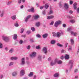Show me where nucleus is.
Segmentation results:
<instances>
[{
	"instance_id": "nucleus-1",
	"label": "nucleus",
	"mask_w": 79,
	"mask_h": 79,
	"mask_svg": "<svg viewBox=\"0 0 79 79\" xmlns=\"http://www.w3.org/2000/svg\"><path fill=\"white\" fill-rule=\"evenodd\" d=\"M2 40L4 41L5 42H8L10 40V38L7 36H4L2 37Z\"/></svg>"
},
{
	"instance_id": "nucleus-2",
	"label": "nucleus",
	"mask_w": 79,
	"mask_h": 79,
	"mask_svg": "<svg viewBox=\"0 0 79 79\" xmlns=\"http://www.w3.org/2000/svg\"><path fill=\"white\" fill-rule=\"evenodd\" d=\"M61 24V21L60 20H58L55 22L54 24V26L55 27H58V25Z\"/></svg>"
},
{
	"instance_id": "nucleus-3",
	"label": "nucleus",
	"mask_w": 79,
	"mask_h": 79,
	"mask_svg": "<svg viewBox=\"0 0 79 79\" xmlns=\"http://www.w3.org/2000/svg\"><path fill=\"white\" fill-rule=\"evenodd\" d=\"M56 59L55 60H54V61H52L50 63V64L51 66H54V65H55L56 64Z\"/></svg>"
},
{
	"instance_id": "nucleus-4",
	"label": "nucleus",
	"mask_w": 79,
	"mask_h": 79,
	"mask_svg": "<svg viewBox=\"0 0 79 79\" xmlns=\"http://www.w3.org/2000/svg\"><path fill=\"white\" fill-rule=\"evenodd\" d=\"M73 62H74V61L73 60H70L69 62V64H71L70 67V69H72L73 66Z\"/></svg>"
},
{
	"instance_id": "nucleus-5",
	"label": "nucleus",
	"mask_w": 79,
	"mask_h": 79,
	"mask_svg": "<svg viewBox=\"0 0 79 79\" xmlns=\"http://www.w3.org/2000/svg\"><path fill=\"white\" fill-rule=\"evenodd\" d=\"M25 71H24V70L22 69L20 71V75L21 76H24V75Z\"/></svg>"
},
{
	"instance_id": "nucleus-6",
	"label": "nucleus",
	"mask_w": 79,
	"mask_h": 79,
	"mask_svg": "<svg viewBox=\"0 0 79 79\" xmlns=\"http://www.w3.org/2000/svg\"><path fill=\"white\" fill-rule=\"evenodd\" d=\"M36 56V53L34 52H32L31 54H30V56L31 58H34Z\"/></svg>"
},
{
	"instance_id": "nucleus-7",
	"label": "nucleus",
	"mask_w": 79,
	"mask_h": 79,
	"mask_svg": "<svg viewBox=\"0 0 79 79\" xmlns=\"http://www.w3.org/2000/svg\"><path fill=\"white\" fill-rule=\"evenodd\" d=\"M18 72L17 71L14 72L12 73V76H13L14 77H15V76H16Z\"/></svg>"
},
{
	"instance_id": "nucleus-8",
	"label": "nucleus",
	"mask_w": 79,
	"mask_h": 79,
	"mask_svg": "<svg viewBox=\"0 0 79 79\" xmlns=\"http://www.w3.org/2000/svg\"><path fill=\"white\" fill-rule=\"evenodd\" d=\"M43 52L45 53V54H46L47 53V48L44 47L43 49Z\"/></svg>"
},
{
	"instance_id": "nucleus-9",
	"label": "nucleus",
	"mask_w": 79,
	"mask_h": 79,
	"mask_svg": "<svg viewBox=\"0 0 79 79\" xmlns=\"http://www.w3.org/2000/svg\"><path fill=\"white\" fill-rule=\"evenodd\" d=\"M25 59L23 58L22 59L21 62V65H24L25 64V61H24Z\"/></svg>"
},
{
	"instance_id": "nucleus-10",
	"label": "nucleus",
	"mask_w": 79,
	"mask_h": 79,
	"mask_svg": "<svg viewBox=\"0 0 79 79\" xmlns=\"http://www.w3.org/2000/svg\"><path fill=\"white\" fill-rule=\"evenodd\" d=\"M55 16L54 15H50L47 16V19H53L54 18Z\"/></svg>"
},
{
	"instance_id": "nucleus-11",
	"label": "nucleus",
	"mask_w": 79,
	"mask_h": 79,
	"mask_svg": "<svg viewBox=\"0 0 79 79\" xmlns=\"http://www.w3.org/2000/svg\"><path fill=\"white\" fill-rule=\"evenodd\" d=\"M64 8L66 10H68V8H69V6H68V4L67 3H65L64 5Z\"/></svg>"
},
{
	"instance_id": "nucleus-12",
	"label": "nucleus",
	"mask_w": 79,
	"mask_h": 79,
	"mask_svg": "<svg viewBox=\"0 0 79 79\" xmlns=\"http://www.w3.org/2000/svg\"><path fill=\"white\" fill-rule=\"evenodd\" d=\"M28 12H34V8L32 7L31 9H29L27 10Z\"/></svg>"
},
{
	"instance_id": "nucleus-13",
	"label": "nucleus",
	"mask_w": 79,
	"mask_h": 79,
	"mask_svg": "<svg viewBox=\"0 0 79 79\" xmlns=\"http://www.w3.org/2000/svg\"><path fill=\"white\" fill-rule=\"evenodd\" d=\"M18 58L17 57H12L10 58V60H18Z\"/></svg>"
},
{
	"instance_id": "nucleus-14",
	"label": "nucleus",
	"mask_w": 79,
	"mask_h": 79,
	"mask_svg": "<svg viewBox=\"0 0 79 79\" xmlns=\"http://www.w3.org/2000/svg\"><path fill=\"white\" fill-rule=\"evenodd\" d=\"M31 17V15H28V16L27 18H26V19L25 20V22H27V21H28V19H29Z\"/></svg>"
},
{
	"instance_id": "nucleus-15",
	"label": "nucleus",
	"mask_w": 79,
	"mask_h": 79,
	"mask_svg": "<svg viewBox=\"0 0 79 79\" xmlns=\"http://www.w3.org/2000/svg\"><path fill=\"white\" fill-rule=\"evenodd\" d=\"M60 36H61V33L59 32H57L56 33V37L59 38Z\"/></svg>"
},
{
	"instance_id": "nucleus-16",
	"label": "nucleus",
	"mask_w": 79,
	"mask_h": 79,
	"mask_svg": "<svg viewBox=\"0 0 79 79\" xmlns=\"http://www.w3.org/2000/svg\"><path fill=\"white\" fill-rule=\"evenodd\" d=\"M48 36V34L47 33L44 34L42 35V37H43L44 39H45V38H47Z\"/></svg>"
},
{
	"instance_id": "nucleus-17",
	"label": "nucleus",
	"mask_w": 79,
	"mask_h": 79,
	"mask_svg": "<svg viewBox=\"0 0 79 79\" xmlns=\"http://www.w3.org/2000/svg\"><path fill=\"white\" fill-rule=\"evenodd\" d=\"M48 7H49V5H48V4H46L44 6L45 8L46 9H48Z\"/></svg>"
},
{
	"instance_id": "nucleus-18",
	"label": "nucleus",
	"mask_w": 79,
	"mask_h": 79,
	"mask_svg": "<svg viewBox=\"0 0 79 79\" xmlns=\"http://www.w3.org/2000/svg\"><path fill=\"white\" fill-rule=\"evenodd\" d=\"M71 34H72V35H74V36H76V35H77V33L76 32H74L73 31H71L70 32Z\"/></svg>"
},
{
	"instance_id": "nucleus-19",
	"label": "nucleus",
	"mask_w": 79,
	"mask_h": 79,
	"mask_svg": "<svg viewBox=\"0 0 79 79\" xmlns=\"http://www.w3.org/2000/svg\"><path fill=\"white\" fill-rule=\"evenodd\" d=\"M77 3H75L73 4V8L74 10H76L77 8Z\"/></svg>"
},
{
	"instance_id": "nucleus-20",
	"label": "nucleus",
	"mask_w": 79,
	"mask_h": 79,
	"mask_svg": "<svg viewBox=\"0 0 79 79\" xmlns=\"http://www.w3.org/2000/svg\"><path fill=\"white\" fill-rule=\"evenodd\" d=\"M40 25V22H38L36 23V27H39Z\"/></svg>"
},
{
	"instance_id": "nucleus-21",
	"label": "nucleus",
	"mask_w": 79,
	"mask_h": 79,
	"mask_svg": "<svg viewBox=\"0 0 79 79\" xmlns=\"http://www.w3.org/2000/svg\"><path fill=\"white\" fill-rule=\"evenodd\" d=\"M34 74V73H33V72H31L29 74H28V76L29 77H32L33 76V75Z\"/></svg>"
},
{
	"instance_id": "nucleus-22",
	"label": "nucleus",
	"mask_w": 79,
	"mask_h": 79,
	"mask_svg": "<svg viewBox=\"0 0 79 79\" xmlns=\"http://www.w3.org/2000/svg\"><path fill=\"white\" fill-rule=\"evenodd\" d=\"M54 76L55 77H59V73H56L54 75Z\"/></svg>"
},
{
	"instance_id": "nucleus-23",
	"label": "nucleus",
	"mask_w": 79,
	"mask_h": 79,
	"mask_svg": "<svg viewBox=\"0 0 79 79\" xmlns=\"http://www.w3.org/2000/svg\"><path fill=\"white\" fill-rule=\"evenodd\" d=\"M11 18L12 19H13V20H15V19H16V16L14 15L13 16H12L11 17Z\"/></svg>"
},
{
	"instance_id": "nucleus-24",
	"label": "nucleus",
	"mask_w": 79,
	"mask_h": 79,
	"mask_svg": "<svg viewBox=\"0 0 79 79\" xmlns=\"http://www.w3.org/2000/svg\"><path fill=\"white\" fill-rule=\"evenodd\" d=\"M69 58V55L68 54H66L65 56V60H68Z\"/></svg>"
},
{
	"instance_id": "nucleus-25",
	"label": "nucleus",
	"mask_w": 79,
	"mask_h": 79,
	"mask_svg": "<svg viewBox=\"0 0 79 79\" xmlns=\"http://www.w3.org/2000/svg\"><path fill=\"white\" fill-rule=\"evenodd\" d=\"M33 17L34 18V19H37L39 18V15H35V16H34Z\"/></svg>"
},
{
	"instance_id": "nucleus-26",
	"label": "nucleus",
	"mask_w": 79,
	"mask_h": 79,
	"mask_svg": "<svg viewBox=\"0 0 79 79\" xmlns=\"http://www.w3.org/2000/svg\"><path fill=\"white\" fill-rule=\"evenodd\" d=\"M14 51V49H13V48H11L9 52V53H12Z\"/></svg>"
},
{
	"instance_id": "nucleus-27",
	"label": "nucleus",
	"mask_w": 79,
	"mask_h": 79,
	"mask_svg": "<svg viewBox=\"0 0 79 79\" xmlns=\"http://www.w3.org/2000/svg\"><path fill=\"white\" fill-rule=\"evenodd\" d=\"M56 63H57V64H60L62 63V61L61 60H56Z\"/></svg>"
},
{
	"instance_id": "nucleus-28",
	"label": "nucleus",
	"mask_w": 79,
	"mask_h": 79,
	"mask_svg": "<svg viewBox=\"0 0 79 79\" xmlns=\"http://www.w3.org/2000/svg\"><path fill=\"white\" fill-rule=\"evenodd\" d=\"M55 40H52L51 41V44L52 45H53L55 44Z\"/></svg>"
},
{
	"instance_id": "nucleus-29",
	"label": "nucleus",
	"mask_w": 79,
	"mask_h": 79,
	"mask_svg": "<svg viewBox=\"0 0 79 79\" xmlns=\"http://www.w3.org/2000/svg\"><path fill=\"white\" fill-rule=\"evenodd\" d=\"M13 64H14V62H10L9 64V66H12V65H13Z\"/></svg>"
},
{
	"instance_id": "nucleus-30",
	"label": "nucleus",
	"mask_w": 79,
	"mask_h": 79,
	"mask_svg": "<svg viewBox=\"0 0 79 79\" xmlns=\"http://www.w3.org/2000/svg\"><path fill=\"white\" fill-rule=\"evenodd\" d=\"M38 60L39 61H41L42 60V56H39L38 57Z\"/></svg>"
},
{
	"instance_id": "nucleus-31",
	"label": "nucleus",
	"mask_w": 79,
	"mask_h": 79,
	"mask_svg": "<svg viewBox=\"0 0 79 79\" xmlns=\"http://www.w3.org/2000/svg\"><path fill=\"white\" fill-rule=\"evenodd\" d=\"M4 15V12H3L1 11V13H0L1 17H3Z\"/></svg>"
},
{
	"instance_id": "nucleus-32",
	"label": "nucleus",
	"mask_w": 79,
	"mask_h": 79,
	"mask_svg": "<svg viewBox=\"0 0 79 79\" xmlns=\"http://www.w3.org/2000/svg\"><path fill=\"white\" fill-rule=\"evenodd\" d=\"M70 22H71L72 23H74L75 22H76V21H75L74 19H72L70 20Z\"/></svg>"
},
{
	"instance_id": "nucleus-33",
	"label": "nucleus",
	"mask_w": 79,
	"mask_h": 79,
	"mask_svg": "<svg viewBox=\"0 0 79 79\" xmlns=\"http://www.w3.org/2000/svg\"><path fill=\"white\" fill-rule=\"evenodd\" d=\"M17 39V35L15 34L14 35V39L16 40Z\"/></svg>"
},
{
	"instance_id": "nucleus-34",
	"label": "nucleus",
	"mask_w": 79,
	"mask_h": 79,
	"mask_svg": "<svg viewBox=\"0 0 79 79\" xmlns=\"http://www.w3.org/2000/svg\"><path fill=\"white\" fill-rule=\"evenodd\" d=\"M57 46H58V47H63V45L60 44L59 43H58L57 44Z\"/></svg>"
},
{
	"instance_id": "nucleus-35",
	"label": "nucleus",
	"mask_w": 79,
	"mask_h": 79,
	"mask_svg": "<svg viewBox=\"0 0 79 79\" xmlns=\"http://www.w3.org/2000/svg\"><path fill=\"white\" fill-rule=\"evenodd\" d=\"M71 45H73L74 44V40L72 39H71Z\"/></svg>"
},
{
	"instance_id": "nucleus-36",
	"label": "nucleus",
	"mask_w": 79,
	"mask_h": 79,
	"mask_svg": "<svg viewBox=\"0 0 79 79\" xmlns=\"http://www.w3.org/2000/svg\"><path fill=\"white\" fill-rule=\"evenodd\" d=\"M78 72V69H75L74 71V73H77Z\"/></svg>"
},
{
	"instance_id": "nucleus-37",
	"label": "nucleus",
	"mask_w": 79,
	"mask_h": 79,
	"mask_svg": "<svg viewBox=\"0 0 79 79\" xmlns=\"http://www.w3.org/2000/svg\"><path fill=\"white\" fill-rule=\"evenodd\" d=\"M31 29L32 32H34V31H35V28H34V27H31Z\"/></svg>"
},
{
	"instance_id": "nucleus-38",
	"label": "nucleus",
	"mask_w": 79,
	"mask_h": 79,
	"mask_svg": "<svg viewBox=\"0 0 79 79\" xmlns=\"http://www.w3.org/2000/svg\"><path fill=\"white\" fill-rule=\"evenodd\" d=\"M36 37H38V38H41V36L40 35L38 34L36 35Z\"/></svg>"
},
{
	"instance_id": "nucleus-39",
	"label": "nucleus",
	"mask_w": 79,
	"mask_h": 79,
	"mask_svg": "<svg viewBox=\"0 0 79 79\" xmlns=\"http://www.w3.org/2000/svg\"><path fill=\"white\" fill-rule=\"evenodd\" d=\"M0 48H3V44L2 43H0Z\"/></svg>"
},
{
	"instance_id": "nucleus-40",
	"label": "nucleus",
	"mask_w": 79,
	"mask_h": 79,
	"mask_svg": "<svg viewBox=\"0 0 79 79\" xmlns=\"http://www.w3.org/2000/svg\"><path fill=\"white\" fill-rule=\"evenodd\" d=\"M52 34L54 37H56V34L55 33L53 32L52 33Z\"/></svg>"
},
{
	"instance_id": "nucleus-41",
	"label": "nucleus",
	"mask_w": 79,
	"mask_h": 79,
	"mask_svg": "<svg viewBox=\"0 0 79 79\" xmlns=\"http://www.w3.org/2000/svg\"><path fill=\"white\" fill-rule=\"evenodd\" d=\"M71 30H72V29L71 28H68L67 29V31H69H69H71Z\"/></svg>"
},
{
	"instance_id": "nucleus-42",
	"label": "nucleus",
	"mask_w": 79,
	"mask_h": 79,
	"mask_svg": "<svg viewBox=\"0 0 79 79\" xmlns=\"http://www.w3.org/2000/svg\"><path fill=\"white\" fill-rule=\"evenodd\" d=\"M54 23V22L53 21H52L51 23H50V25H51V26H52L53 24Z\"/></svg>"
},
{
	"instance_id": "nucleus-43",
	"label": "nucleus",
	"mask_w": 79,
	"mask_h": 79,
	"mask_svg": "<svg viewBox=\"0 0 79 79\" xmlns=\"http://www.w3.org/2000/svg\"><path fill=\"white\" fill-rule=\"evenodd\" d=\"M53 13V10H50L49 11V15H50L51 14H52Z\"/></svg>"
},
{
	"instance_id": "nucleus-44",
	"label": "nucleus",
	"mask_w": 79,
	"mask_h": 79,
	"mask_svg": "<svg viewBox=\"0 0 79 79\" xmlns=\"http://www.w3.org/2000/svg\"><path fill=\"white\" fill-rule=\"evenodd\" d=\"M27 50H29V49H30L31 48V46L28 45L27 47Z\"/></svg>"
},
{
	"instance_id": "nucleus-45",
	"label": "nucleus",
	"mask_w": 79,
	"mask_h": 79,
	"mask_svg": "<svg viewBox=\"0 0 79 79\" xmlns=\"http://www.w3.org/2000/svg\"><path fill=\"white\" fill-rule=\"evenodd\" d=\"M31 32L30 31H28L27 32V34L28 35H29L30 34H31Z\"/></svg>"
},
{
	"instance_id": "nucleus-46",
	"label": "nucleus",
	"mask_w": 79,
	"mask_h": 79,
	"mask_svg": "<svg viewBox=\"0 0 79 79\" xmlns=\"http://www.w3.org/2000/svg\"><path fill=\"white\" fill-rule=\"evenodd\" d=\"M62 27H66V24L64 23L62 24Z\"/></svg>"
},
{
	"instance_id": "nucleus-47",
	"label": "nucleus",
	"mask_w": 79,
	"mask_h": 79,
	"mask_svg": "<svg viewBox=\"0 0 79 79\" xmlns=\"http://www.w3.org/2000/svg\"><path fill=\"white\" fill-rule=\"evenodd\" d=\"M24 30L23 28H22L21 30V32H20V33H23V32H24Z\"/></svg>"
},
{
	"instance_id": "nucleus-48",
	"label": "nucleus",
	"mask_w": 79,
	"mask_h": 79,
	"mask_svg": "<svg viewBox=\"0 0 79 79\" xmlns=\"http://www.w3.org/2000/svg\"><path fill=\"white\" fill-rule=\"evenodd\" d=\"M30 41L31 42H35V41H34V40H33V39H30Z\"/></svg>"
},
{
	"instance_id": "nucleus-49",
	"label": "nucleus",
	"mask_w": 79,
	"mask_h": 79,
	"mask_svg": "<svg viewBox=\"0 0 79 79\" xmlns=\"http://www.w3.org/2000/svg\"><path fill=\"white\" fill-rule=\"evenodd\" d=\"M69 13L70 14H73V10H70L69 12Z\"/></svg>"
},
{
	"instance_id": "nucleus-50",
	"label": "nucleus",
	"mask_w": 79,
	"mask_h": 79,
	"mask_svg": "<svg viewBox=\"0 0 79 79\" xmlns=\"http://www.w3.org/2000/svg\"><path fill=\"white\" fill-rule=\"evenodd\" d=\"M68 18H69V19H73V18H74V17H71L70 16H68Z\"/></svg>"
},
{
	"instance_id": "nucleus-51",
	"label": "nucleus",
	"mask_w": 79,
	"mask_h": 79,
	"mask_svg": "<svg viewBox=\"0 0 79 79\" xmlns=\"http://www.w3.org/2000/svg\"><path fill=\"white\" fill-rule=\"evenodd\" d=\"M15 26L16 27H18V26H19V25H18V24L17 23H16L15 24Z\"/></svg>"
},
{
	"instance_id": "nucleus-52",
	"label": "nucleus",
	"mask_w": 79,
	"mask_h": 79,
	"mask_svg": "<svg viewBox=\"0 0 79 79\" xmlns=\"http://www.w3.org/2000/svg\"><path fill=\"white\" fill-rule=\"evenodd\" d=\"M73 3V1H69V3L70 5H72Z\"/></svg>"
},
{
	"instance_id": "nucleus-53",
	"label": "nucleus",
	"mask_w": 79,
	"mask_h": 79,
	"mask_svg": "<svg viewBox=\"0 0 79 79\" xmlns=\"http://www.w3.org/2000/svg\"><path fill=\"white\" fill-rule=\"evenodd\" d=\"M65 52V51L63 49L61 50V52L62 53H64Z\"/></svg>"
},
{
	"instance_id": "nucleus-54",
	"label": "nucleus",
	"mask_w": 79,
	"mask_h": 79,
	"mask_svg": "<svg viewBox=\"0 0 79 79\" xmlns=\"http://www.w3.org/2000/svg\"><path fill=\"white\" fill-rule=\"evenodd\" d=\"M23 41L22 40H20L19 42L20 44H23Z\"/></svg>"
},
{
	"instance_id": "nucleus-55",
	"label": "nucleus",
	"mask_w": 79,
	"mask_h": 79,
	"mask_svg": "<svg viewBox=\"0 0 79 79\" xmlns=\"http://www.w3.org/2000/svg\"><path fill=\"white\" fill-rule=\"evenodd\" d=\"M43 14L44 15H45L46 14L45 13V10H44L43 12H42Z\"/></svg>"
},
{
	"instance_id": "nucleus-56",
	"label": "nucleus",
	"mask_w": 79,
	"mask_h": 79,
	"mask_svg": "<svg viewBox=\"0 0 79 79\" xmlns=\"http://www.w3.org/2000/svg\"><path fill=\"white\" fill-rule=\"evenodd\" d=\"M3 77V75H0V79H2Z\"/></svg>"
},
{
	"instance_id": "nucleus-57",
	"label": "nucleus",
	"mask_w": 79,
	"mask_h": 79,
	"mask_svg": "<svg viewBox=\"0 0 79 79\" xmlns=\"http://www.w3.org/2000/svg\"><path fill=\"white\" fill-rule=\"evenodd\" d=\"M36 49H39L40 48V46H37L36 47Z\"/></svg>"
},
{
	"instance_id": "nucleus-58",
	"label": "nucleus",
	"mask_w": 79,
	"mask_h": 79,
	"mask_svg": "<svg viewBox=\"0 0 79 79\" xmlns=\"http://www.w3.org/2000/svg\"><path fill=\"white\" fill-rule=\"evenodd\" d=\"M26 34H24V35H22L21 37H23L25 38V37H26Z\"/></svg>"
},
{
	"instance_id": "nucleus-59",
	"label": "nucleus",
	"mask_w": 79,
	"mask_h": 79,
	"mask_svg": "<svg viewBox=\"0 0 79 79\" xmlns=\"http://www.w3.org/2000/svg\"><path fill=\"white\" fill-rule=\"evenodd\" d=\"M21 2H22V0H18V3L19 4H20V3H21Z\"/></svg>"
},
{
	"instance_id": "nucleus-60",
	"label": "nucleus",
	"mask_w": 79,
	"mask_h": 79,
	"mask_svg": "<svg viewBox=\"0 0 79 79\" xmlns=\"http://www.w3.org/2000/svg\"><path fill=\"white\" fill-rule=\"evenodd\" d=\"M77 13H79V7L77 9Z\"/></svg>"
},
{
	"instance_id": "nucleus-61",
	"label": "nucleus",
	"mask_w": 79,
	"mask_h": 79,
	"mask_svg": "<svg viewBox=\"0 0 79 79\" xmlns=\"http://www.w3.org/2000/svg\"><path fill=\"white\" fill-rule=\"evenodd\" d=\"M5 50H6V51H8V48L7 47H6L5 48Z\"/></svg>"
},
{
	"instance_id": "nucleus-62",
	"label": "nucleus",
	"mask_w": 79,
	"mask_h": 79,
	"mask_svg": "<svg viewBox=\"0 0 79 79\" xmlns=\"http://www.w3.org/2000/svg\"><path fill=\"white\" fill-rule=\"evenodd\" d=\"M11 2H8L7 3V5H10V4H11Z\"/></svg>"
},
{
	"instance_id": "nucleus-63",
	"label": "nucleus",
	"mask_w": 79,
	"mask_h": 79,
	"mask_svg": "<svg viewBox=\"0 0 79 79\" xmlns=\"http://www.w3.org/2000/svg\"><path fill=\"white\" fill-rule=\"evenodd\" d=\"M61 59H62V60H63V58H64V56H62L60 57Z\"/></svg>"
},
{
	"instance_id": "nucleus-64",
	"label": "nucleus",
	"mask_w": 79,
	"mask_h": 79,
	"mask_svg": "<svg viewBox=\"0 0 79 79\" xmlns=\"http://www.w3.org/2000/svg\"><path fill=\"white\" fill-rule=\"evenodd\" d=\"M79 46H78V51L77 52V54H78V53H79Z\"/></svg>"
}]
</instances>
